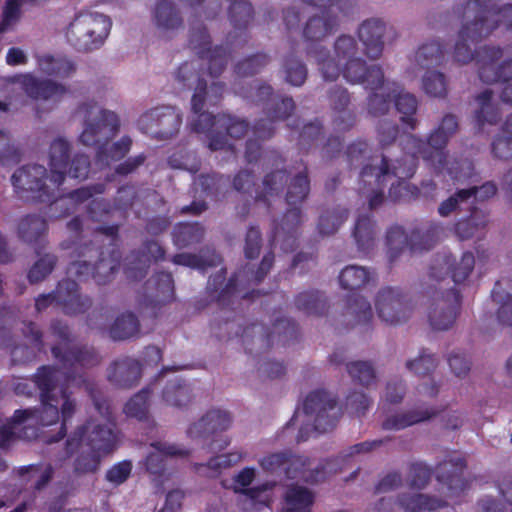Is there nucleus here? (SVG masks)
Masks as SVG:
<instances>
[{"instance_id": "1", "label": "nucleus", "mask_w": 512, "mask_h": 512, "mask_svg": "<svg viewBox=\"0 0 512 512\" xmlns=\"http://www.w3.org/2000/svg\"><path fill=\"white\" fill-rule=\"evenodd\" d=\"M52 353L56 358H61L62 367H43L36 375L43 406L40 414L36 415V411L33 410L16 411L12 420L0 428V448L8 446L16 438L29 440L36 436L34 429H30L31 433L28 434V428L22 426L28 419L39 418L42 425H51L58 421L60 412L63 425L59 436L53 441L63 438L65 424L77 408L75 400L67 393L68 386L80 382L81 375H77L78 368L93 364L94 354L89 349L82 350L76 346L68 348L64 354L60 346H54Z\"/></svg>"}, {"instance_id": "2", "label": "nucleus", "mask_w": 512, "mask_h": 512, "mask_svg": "<svg viewBox=\"0 0 512 512\" xmlns=\"http://www.w3.org/2000/svg\"><path fill=\"white\" fill-rule=\"evenodd\" d=\"M99 417H92L86 424L79 426L67 440L69 454L80 452L75 470L80 473L95 472L101 458L110 454L117 443L114 424L108 404L93 396Z\"/></svg>"}, {"instance_id": "3", "label": "nucleus", "mask_w": 512, "mask_h": 512, "mask_svg": "<svg viewBox=\"0 0 512 512\" xmlns=\"http://www.w3.org/2000/svg\"><path fill=\"white\" fill-rule=\"evenodd\" d=\"M362 54L357 40L348 34H341L335 39L332 56L323 47L312 52L326 80L334 81L342 75L351 84L367 82L371 89H375L383 83L382 70L376 65L368 68Z\"/></svg>"}, {"instance_id": "4", "label": "nucleus", "mask_w": 512, "mask_h": 512, "mask_svg": "<svg viewBox=\"0 0 512 512\" xmlns=\"http://www.w3.org/2000/svg\"><path fill=\"white\" fill-rule=\"evenodd\" d=\"M112 27L111 19L99 12L77 13L66 28L65 36L70 45L83 52L99 49L106 41Z\"/></svg>"}, {"instance_id": "5", "label": "nucleus", "mask_w": 512, "mask_h": 512, "mask_svg": "<svg viewBox=\"0 0 512 512\" xmlns=\"http://www.w3.org/2000/svg\"><path fill=\"white\" fill-rule=\"evenodd\" d=\"M338 416L335 400L324 391H314L304 400L301 410L296 411L294 421L301 425L300 439L305 440L311 431L326 432Z\"/></svg>"}, {"instance_id": "6", "label": "nucleus", "mask_w": 512, "mask_h": 512, "mask_svg": "<svg viewBox=\"0 0 512 512\" xmlns=\"http://www.w3.org/2000/svg\"><path fill=\"white\" fill-rule=\"evenodd\" d=\"M76 114L84 121V129L79 139L86 146L102 145L118 130L119 121L115 113L103 109L94 99L83 101Z\"/></svg>"}, {"instance_id": "7", "label": "nucleus", "mask_w": 512, "mask_h": 512, "mask_svg": "<svg viewBox=\"0 0 512 512\" xmlns=\"http://www.w3.org/2000/svg\"><path fill=\"white\" fill-rule=\"evenodd\" d=\"M404 148L409 154L405 159L407 165L394 166L393 170L390 171V167L386 157L379 160V164L366 166L362 171V179L364 182L372 184L374 182L378 186L388 181L392 177L397 179H404L411 177L414 173V156L422 155L424 159L430 160V154L428 155L424 150V147H428V144L423 143L417 139L414 135H406L403 138Z\"/></svg>"}, {"instance_id": "8", "label": "nucleus", "mask_w": 512, "mask_h": 512, "mask_svg": "<svg viewBox=\"0 0 512 512\" xmlns=\"http://www.w3.org/2000/svg\"><path fill=\"white\" fill-rule=\"evenodd\" d=\"M11 179L19 197L26 200L44 201L59 187L52 185L50 177H46L45 167L38 164L19 168Z\"/></svg>"}, {"instance_id": "9", "label": "nucleus", "mask_w": 512, "mask_h": 512, "mask_svg": "<svg viewBox=\"0 0 512 512\" xmlns=\"http://www.w3.org/2000/svg\"><path fill=\"white\" fill-rule=\"evenodd\" d=\"M314 2L323 9L307 20L303 34L307 40L319 41L340 27L344 15L343 7L348 0H314Z\"/></svg>"}, {"instance_id": "10", "label": "nucleus", "mask_w": 512, "mask_h": 512, "mask_svg": "<svg viewBox=\"0 0 512 512\" xmlns=\"http://www.w3.org/2000/svg\"><path fill=\"white\" fill-rule=\"evenodd\" d=\"M222 91L223 87L219 83L212 82L208 92L202 95L203 100L199 103L200 110L196 113L192 109L193 114L197 116V119H192L191 121L192 130L198 133L210 132L209 148L211 150H221L225 149L226 146H230L226 138L224 141L219 139L221 131L220 128L215 125L218 117H214L212 114L203 111L206 102L216 104L222 95Z\"/></svg>"}, {"instance_id": "11", "label": "nucleus", "mask_w": 512, "mask_h": 512, "mask_svg": "<svg viewBox=\"0 0 512 512\" xmlns=\"http://www.w3.org/2000/svg\"><path fill=\"white\" fill-rule=\"evenodd\" d=\"M375 306L381 320L390 325L406 322L413 311L403 292L393 287H384L379 290Z\"/></svg>"}, {"instance_id": "12", "label": "nucleus", "mask_w": 512, "mask_h": 512, "mask_svg": "<svg viewBox=\"0 0 512 512\" xmlns=\"http://www.w3.org/2000/svg\"><path fill=\"white\" fill-rule=\"evenodd\" d=\"M139 124L153 137L167 139L178 132L182 124V115L173 107L156 108L143 114Z\"/></svg>"}, {"instance_id": "13", "label": "nucleus", "mask_w": 512, "mask_h": 512, "mask_svg": "<svg viewBox=\"0 0 512 512\" xmlns=\"http://www.w3.org/2000/svg\"><path fill=\"white\" fill-rule=\"evenodd\" d=\"M459 299L454 290L446 293L436 291L428 309V321L435 331H446L453 327L458 315Z\"/></svg>"}, {"instance_id": "14", "label": "nucleus", "mask_w": 512, "mask_h": 512, "mask_svg": "<svg viewBox=\"0 0 512 512\" xmlns=\"http://www.w3.org/2000/svg\"><path fill=\"white\" fill-rule=\"evenodd\" d=\"M7 82L18 84L29 97L35 100L57 102L68 92L65 85L49 79H38L30 73L15 75L8 78Z\"/></svg>"}, {"instance_id": "15", "label": "nucleus", "mask_w": 512, "mask_h": 512, "mask_svg": "<svg viewBox=\"0 0 512 512\" xmlns=\"http://www.w3.org/2000/svg\"><path fill=\"white\" fill-rule=\"evenodd\" d=\"M232 422L233 418L230 412L211 409L189 425L187 436L195 441H203L228 430Z\"/></svg>"}, {"instance_id": "16", "label": "nucleus", "mask_w": 512, "mask_h": 512, "mask_svg": "<svg viewBox=\"0 0 512 512\" xmlns=\"http://www.w3.org/2000/svg\"><path fill=\"white\" fill-rule=\"evenodd\" d=\"M210 44V37L205 27L192 29L190 46L196 53L201 55V57L207 58L209 74L216 77L224 70L228 62V53L226 49L218 46L211 50Z\"/></svg>"}, {"instance_id": "17", "label": "nucleus", "mask_w": 512, "mask_h": 512, "mask_svg": "<svg viewBox=\"0 0 512 512\" xmlns=\"http://www.w3.org/2000/svg\"><path fill=\"white\" fill-rule=\"evenodd\" d=\"M493 15L480 17L475 19L473 22L467 21L459 32L458 40L455 44V59L460 63H468L473 59L474 53L467 43L468 40L471 42L476 41L479 38L487 36L495 25L490 24V18Z\"/></svg>"}, {"instance_id": "18", "label": "nucleus", "mask_w": 512, "mask_h": 512, "mask_svg": "<svg viewBox=\"0 0 512 512\" xmlns=\"http://www.w3.org/2000/svg\"><path fill=\"white\" fill-rule=\"evenodd\" d=\"M474 256L470 252L463 253L459 261L451 255H442L435 258L431 266V277L439 280L451 274L455 283L464 281L474 267Z\"/></svg>"}, {"instance_id": "19", "label": "nucleus", "mask_w": 512, "mask_h": 512, "mask_svg": "<svg viewBox=\"0 0 512 512\" xmlns=\"http://www.w3.org/2000/svg\"><path fill=\"white\" fill-rule=\"evenodd\" d=\"M256 478V470L245 467L233 477V490L245 495L255 505H267L269 502L266 492L273 487L272 483H263L250 487Z\"/></svg>"}, {"instance_id": "20", "label": "nucleus", "mask_w": 512, "mask_h": 512, "mask_svg": "<svg viewBox=\"0 0 512 512\" xmlns=\"http://www.w3.org/2000/svg\"><path fill=\"white\" fill-rule=\"evenodd\" d=\"M176 81L188 87L195 85L194 94L191 99L192 109L197 113L200 110L199 103L202 102V95L206 94L207 81L204 79L203 74L198 71V65L194 62L184 63L175 73Z\"/></svg>"}, {"instance_id": "21", "label": "nucleus", "mask_w": 512, "mask_h": 512, "mask_svg": "<svg viewBox=\"0 0 512 512\" xmlns=\"http://www.w3.org/2000/svg\"><path fill=\"white\" fill-rule=\"evenodd\" d=\"M385 31V24L375 19L363 22L358 28V37L370 58H378L382 54Z\"/></svg>"}, {"instance_id": "22", "label": "nucleus", "mask_w": 512, "mask_h": 512, "mask_svg": "<svg viewBox=\"0 0 512 512\" xmlns=\"http://www.w3.org/2000/svg\"><path fill=\"white\" fill-rule=\"evenodd\" d=\"M494 90H485L476 97L475 122L480 131H485L487 126L495 125L500 116Z\"/></svg>"}, {"instance_id": "23", "label": "nucleus", "mask_w": 512, "mask_h": 512, "mask_svg": "<svg viewBox=\"0 0 512 512\" xmlns=\"http://www.w3.org/2000/svg\"><path fill=\"white\" fill-rule=\"evenodd\" d=\"M69 151L70 144L62 137L56 138L50 145V182L53 186H60L65 178L68 167Z\"/></svg>"}, {"instance_id": "24", "label": "nucleus", "mask_w": 512, "mask_h": 512, "mask_svg": "<svg viewBox=\"0 0 512 512\" xmlns=\"http://www.w3.org/2000/svg\"><path fill=\"white\" fill-rule=\"evenodd\" d=\"M151 451L146 458V468L150 474L160 476L164 472L165 456L184 458L189 455V451L176 444L167 442H157L152 444Z\"/></svg>"}, {"instance_id": "25", "label": "nucleus", "mask_w": 512, "mask_h": 512, "mask_svg": "<svg viewBox=\"0 0 512 512\" xmlns=\"http://www.w3.org/2000/svg\"><path fill=\"white\" fill-rule=\"evenodd\" d=\"M140 376V364L132 358L116 361L108 373L109 380L121 388H130L136 385Z\"/></svg>"}, {"instance_id": "26", "label": "nucleus", "mask_w": 512, "mask_h": 512, "mask_svg": "<svg viewBox=\"0 0 512 512\" xmlns=\"http://www.w3.org/2000/svg\"><path fill=\"white\" fill-rule=\"evenodd\" d=\"M480 77L486 82H501L503 84L502 101L512 104V59L503 62L496 72L492 65L484 66L480 71Z\"/></svg>"}, {"instance_id": "27", "label": "nucleus", "mask_w": 512, "mask_h": 512, "mask_svg": "<svg viewBox=\"0 0 512 512\" xmlns=\"http://www.w3.org/2000/svg\"><path fill=\"white\" fill-rule=\"evenodd\" d=\"M153 22L160 31L168 32L180 28L183 19L171 0H160L153 11Z\"/></svg>"}, {"instance_id": "28", "label": "nucleus", "mask_w": 512, "mask_h": 512, "mask_svg": "<svg viewBox=\"0 0 512 512\" xmlns=\"http://www.w3.org/2000/svg\"><path fill=\"white\" fill-rule=\"evenodd\" d=\"M285 471L289 477L300 476L308 482H318L324 479V472L320 469V464L312 465L308 458L290 453H288Z\"/></svg>"}, {"instance_id": "29", "label": "nucleus", "mask_w": 512, "mask_h": 512, "mask_svg": "<svg viewBox=\"0 0 512 512\" xmlns=\"http://www.w3.org/2000/svg\"><path fill=\"white\" fill-rule=\"evenodd\" d=\"M76 282L64 280L59 283L54 294L44 295L36 300L35 306L38 311L46 308L52 301L64 304L67 308L78 302L79 295Z\"/></svg>"}, {"instance_id": "30", "label": "nucleus", "mask_w": 512, "mask_h": 512, "mask_svg": "<svg viewBox=\"0 0 512 512\" xmlns=\"http://www.w3.org/2000/svg\"><path fill=\"white\" fill-rule=\"evenodd\" d=\"M433 411L412 410L408 412H398L388 416L382 423L384 430L398 431L414 424L426 421L434 416Z\"/></svg>"}, {"instance_id": "31", "label": "nucleus", "mask_w": 512, "mask_h": 512, "mask_svg": "<svg viewBox=\"0 0 512 512\" xmlns=\"http://www.w3.org/2000/svg\"><path fill=\"white\" fill-rule=\"evenodd\" d=\"M39 70L47 75L66 78L75 71V65L63 56L43 55L38 58Z\"/></svg>"}, {"instance_id": "32", "label": "nucleus", "mask_w": 512, "mask_h": 512, "mask_svg": "<svg viewBox=\"0 0 512 512\" xmlns=\"http://www.w3.org/2000/svg\"><path fill=\"white\" fill-rule=\"evenodd\" d=\"M47 224L44 218L31 215L23 218L18 225V234L25 242L39 240L46 232Z\"/></svg>"}, {"instance_id": "33", "label": "nucleus", "mask_w": 512, "mask_h": 512, "mask_svg": "<svg viewBox=\"0 0 512 512\" xmlns=\"http://www.w3.org/2000/svg\"><path fill=\"white\" fill-rule=\"evenodd\" d=\"M215 125L219 127L221 131L219 139L224 141L226 138L230 144V146H226L225 148H231L233 145L230 140L239 139L247 132V124L245 121L227 115L218 116Z\"/></svg>"}, {"instance_id": "34", "label": "nucleus", "mask_w": 512, "mask_h": 512, "mask_svg": "<svg viewBox=\"0 0 512 512\" xmlns=\"http://www.w3.org/2000/svg\"><path fill=\"white\" fill-rule=\"evenodd\" d=\"M373 273L362 266L351 265L345 267L340 276V284L345 289H358L373 278Z\"/></svg>"}, {"instance_id": "35", "label": "nucleus", "mask_w": 512, "mask_h": 512, "mask_svg": "<svg viewBox=\"0 0 512 512\" xmlns=\"http://www.w3.org/2000/svg\"><path fill=\"white\" fill-rule=\"evenodd\" d=\"M242 459V454L239 452H230L221 454L210 459L207 464H199L197 471L207 477L216 476L220 470L231 467Z\"/></svg>"}, {"instance_id": "36", "label": "nucleus", "mask_w": 512, "mask_h": 512, "mask_svg": "<svg viewBox=\"0 0 512 512\" xmlns=\"http://www.w3.org/2000/svg\"><path fill=\"white\" fill-rule=\"evenodd\" d=\"M286 506L283 512H308L313 501L312 494L303 487L292 486L285 494Z\"/></svg>"}, {"instance_id": "37", "label": "nucleus", "mask_w": 512, "mask_h": 512, "mask_svg": "<svg viewBox=\"0 0 512 512\" xmlns=\"http://www.w3.org/2000/svg\"><path fill=\"white\" fill-rule=\"evenodd\" d=\"M139 331V322L134 314L123 313L119 315L110 328V335L115 340H124L136 335Z\"/></svg>"}, {"instance_id": "38", "label": "nucleus", "mask_w": 512, "mask_h": 512, "mask_svg": "<svg viewBox=\"0 0 512 512\" xmlns=\"http://www.w3.org/2000/svg\"><path fill=\"white\" fill-rule=\"evenodd\" d=\"M448 138L449 136L436 130L429 138L428 147L434 148V151L430 153V161L433 166L439 170L446 169L450 174H453V169L448 167L446 154L441 150L446 145Z\"/></svg>"}, {"instance_id": "39", "label": "nucleus", "mask_w": 512, "mask_h": 512, "mask_svg": "<svg viewBox=\"0 0 512 512\" xmlns=\"http://www.w3.org/2000/svg\"><path fill=\"white\" fill-rule=\"evenodd\" d=\"M399 505L406 511L417 512L423 509L434 510L443 506V503L436 499L430 498L424 494L403 495L399 499Z\"/></svg>"}, {"instance_id": "40", "label": "nucleus", "mask_w": 512, "mask_h": 512, "mask_svg": "<svg viewBox=\"0 0 512 512\" xmlns=\"http://www.w3.org/2000/svg\"><path fill=\"white\" fill-rule=\"evenodd\" d=\"M442 56L441 45L437 41L422 44L414 53L413 61L420 67L437 64Z\"/></svg>"}, {"instance_id": "41", "label": "nucleus", "mask_w": 512, "mask_h": 512, "mask_svg": "<svg viewBox=\"0 0 512 512\" xmlns=\"http://www.w3.org/2000/svg\"><path fill=\"white\" fill-rule=\"evenodd\" d=\"M162 398L167 405L184 407L191 401V392L188 386L172 382L164 388Z\"/></svg>"}, {"instance_id": "42", "label": "nucleus", "mask_w": 512, "mask_h": 512, "mask_svg": "<svg viewBox=\"0 0 512 512\" xmlns=\"http://www.w3.org/2000/svg\"><path fill=\"white\" fill-rule=\"evenodd\" d=\"M203 236V230L197 224H180L175 227L173 237L174 242L179 247H185L192 243L200 241Z\"/></svg>"}, {"instance_id": "43", "label": "nucleus", "mask_w": 512, "mask_h": 512, "mask_svg": "<svg viewBox=\"0 0 512 512\" xmlns=\"http://www.w3.org/2000/svg\"><path fill=\"white\" fill-rule=\"evenodd\" d=\"M354 237L360 249L367 250L372 247L375 239V231L368 217L358 218L355 225Z\"/></svg>"}, {"instance_id": "44", "label": "nucleus", "mask_w": 512, "mask_h": 512, "mask_svg": "<svg viewBox=\"0 0 512 512\" xmlns=\"http://www.w3.org/2000/svg\"><path fill=\"white\" fill-rule=\"evenodd\" d=\"M118 267L119 261L117 258L111 255L102 257L99 262L93 266L92 276L98 284H105L112 279Z\"/></svg>"}, {"instance_id": "45", "label": "nucleus", "mask_w": 512, "mask_h": 512, "mask_svg": "<svg viewBox=\"0 0 512 512\" xmlns=\"http://www.w3.org/2000/svg\"><path fill=\"white\" fill-rule=\"evenodd\" d=\"M148 390H142L135 394L124 406L127 416L142 420L148 413Z\"/></svg>"}, {"instance_id": "46", "label": "nucleus", "mask_w": 512, "mask_h": 512, "mask_svg": "<svg viewBox=\"0 0 512 512\" xmlns=\"http://www.w3.org/2000/svg\"><path fill=\"white\" fill-rule=\"evenodd\" d=\"M229 3L231 21L237 26H246L252 18V7L244 0H224Z\"/></svg>"}, {"instance_id": "47", "label": "nucleus", "mask_w": 512, "mask_h": 512, "mask_svg": "<svg viewBox=\"0 0 512 512\" xmlns=\"http://www.w3.org/2000/svg\"><path fill=\"white\" fill-rule=\"evenodd\" d=\"M173 261L179 265L203 269L207 266H215L219 264L220 257L215 253H212L207 257L182 253L174 256Z\"/></svg>"}, {"instance_id": "48", "label": "nucleus", "mask_w": 512, "mask_h": 512, "mask_svg": "<svg viewBox=\"0 0 512 512\" xmlns=\"http://www.w3.org/2000/svg\"><path fill=\"white\" fill-rule=\"evenodd\" d=\"M422 86L432 97H442L447 91L444 75L437 71H428L422 79Z\"/></svg>"}, {"instance_id": "49", "label": "nucleus", "mask_w": 512, "mask_h": 512, "mask_svg": "<svg viewBox=\"0 0 512 512\" xmlns=\"http://www.w3.org/2000/svg\"><path fill=\"white\" fill-rule=\"evenodd\" d=\"M350 376L364 386H370L376 379L372 365L364 361L351 362L347 366Z\"/></svg>"}, {"instance_id": "50", "label": "nucleus", "mask_w": 512, "mask_h": 512, "mask_svg": "<svg viewBox=\"0 0 512 512\" xmlns=\"http://www.w3.org/2000/svg\"><path fill=\"white\" fill-rule=\"evenodd\" d=\"M387 96L390 100L395 99V106L400 113L411 116L416 111L417 101L415 97L409 93H402L399 86L392 89V95L389 93Z\"/></svg>"}, {"instance_id": "51", "label": "nucleus", "mask_w": 512, "mask_h": 512, "mask_svg": "<svg viewBox=\"0 0 512 512\" xmlns=\"http://www.w3.org/2000/svg\"><path fill=\"white\" fill-rule=\"evenodd\" d=\"M309 191V182L304 174H299L296 176L291 183L288 193H287V202L290 205H296L302 202Z\"/></svg>"}, {"instance_id": "52", "label": "nucleus", "mask_w": 512, "mask_h": 512, "mask_svg": "<svg viewBox=\"0 0 512 512\" xmlns=\"http://www.w3.org/2000/svg\"><path fill=\"white\" fill-rule=\"evenodd\" d=\"M296 306L308 314H316L323 310L324 302L318 293L304 292L297 296Z\"/></svg>"}, {"instance_id": "53", "label": "nucleus", "mask_w": 512, "mask_h": 512, "mask_svg": "<svg viewBox=\"0 0 512 512\" xmlns=\"http://www.w3.org/2000/svg\"><path fill=\"white\" fill-rule=\"evenodd\" d=\"M387 245L391 258L396 257L408 246V236L401 227L391 228L387 234Z\"/></svg>"}, {"instance_id": "54", "label": "nucleus", "mask_w": 512, "mask_h": 512, "mask_svg": "<svg viewBox=\"0 0 512 512\" xmlns=\"http://www.w3.org/2000/svg\"><path fill=\"white\" fill-rule=\"evenodd\" d=\"M286 81L294 86H301L307 77L305 66L295 58L288 59L285 63Z\"/></svg>"}, {"instance_id": "55", "label": "nucleus", "mask_w": 512, "mask_h": 512, "mask_svg": "<svg viewBox=\"0 0 512 512\" xmlns=\"http://www.w3.org/2000/svg\"><path fill=\"white\" fill-rule=\"evenodd\" d=\"M347 212L341 210L335 214H326L321 216L319 221V231L324 235H330L337 231L339 226L346 220Z\"/></svg>"}, {"instance_id": "56", "label": "nucleus", "mask_w": 512, "mask_h": 512, "mask_svg": "<svg viewBox=\"0 0 512 512\" xmlns=\"http://www.w3.org/2000/svg\"><path fill=\"white\" fill-rule=\"evenodd\" d=\"M55 264V257L52 255H45L37 261L31 268L28 278L30 282H38L44 279L53 269Z\"/></svg>"}, {"instance_id": "57", "label": "nucleus", "mask_w": 512, "mask_h": 512, "mask_svg": "<svg viewBox=\"0 0 512 512\" xmlns=\"http://www.w3.org/2000/svg\"><path fill=\"white\" fill-rule=\"evenodd\" d=\"M91 197H92L91 189L87 188V187H83V188H80V189L74 191L67 197H64V198H61L60 200H58L55 203V205L57 206V207H55V209L66 208L67 209L66 213H70V210L75 209L74 205H76L77 203L84 202Z\"/></svg>"}, {"instance_id": "58", "label": "nucleus", "mask_w": 512, "mask_h": 512, "mask_svg": "<svg viewBox=\"0 0 512 512\" xmlns=\"http://www.w3.org/2000/svg\"><path fill=\"white\" fill-rule=\"evenodd\" d=\"M131 143L132 141L130 138L123 137L120 141L111 146L109 154L101 151L98 155L99 160L108 164L109 160L116 161L123 158L130 150Z\"/></svg>"}, {"instance_id": "59", "label": "nucleus", "mask_w": 512, "mask_h": 512, "mask_svg": "<svg viewBox=\"0 0 512 512\" xmlns=\"http://www.w3.org/2000/svg\"><path fill=\"white\" fill-rule=\"evenodd\" d=\"M348 311L351 315H355L358 322H367L372 317V309L370 303L361 296H357L349 304Z\"/></svg>"}, {"instance_id": "60", "label": "nucleus", "mask_w": 512, "mask_h": 512, "mask_svg": "<svg viewBox=\"0 0 512 512\" xmlns=\"http://www.w3.org/2000/svg\"><path fill=\"white\" fill-rule=\"evenodd\" d=\"M469 199L470 192L461 189L457 191L453 196L443 201L438 208V212L441 216L446 217L455 211L460 203L466 202Z\"/></svg>"}, {"instance_id": "61", "label": "nucleus", "mask_w": 512, "mask_h": 512, "mask_svg": "<svg viewBox=\"0 0 512 512\" xmlns=\"http://www.w3.org/2000/svg\"><path fill=\"white\" fill-rule=\"evenodd\" d=\"M131 470L132 464L130 461L120 462L108 470L106 479L115 485L122 484L130 476Z\"/></svg>"}, {"instance_id": "62", "label": "nucleus", "mask_w": 512, "mask_h": 512, "mask_svg": "<svg viewBox=\"0 0 512 512\" xmlns=\"http://www.w3.org/2000/svg\"><path fill=\"white\" fill-rule=\"evenodd\" d=\"M430 479L429 469L421 464L412 465L409 471L408 482L413 488H423Z\"/></svg>"}, {"instance_id": "63", "label": "nucleus", "mask_w": 512, "mask_h": 512, "mask_svg": "<svg viewBox=\"0 0 512 512\" xmlns=\"http://www.w3.org/2000/svg\"><path fill=\"white\" fill-rule=\"evenodd\" d=\"M89 168L90 162L88 157L78 154L74 156L71 165H68L66 174H69L73 178L84 179L88 176Z\"/></svg>"}, {"instance_id": "64", "label": "nucleus", "mask_w": 512, "mask_h": 512, "mask_svg": "<svg viewBox=\"0 0 512 512\" xmlns=\"http://www.w3.org/2000/svg\"><path fill=\"white\" fill-rule=\"evenodd\" d=\"M370 404V399L361 392H355L347 398L348 408L358 416L364 415Z\"/></svg>"}]
</instances>
